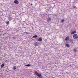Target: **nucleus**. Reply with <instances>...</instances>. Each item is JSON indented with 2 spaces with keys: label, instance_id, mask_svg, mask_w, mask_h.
<instances>
[{
  "label": "nucleus",
  "instance_id": "f257e3e1",
  "mask_svg": "<svg viewBox=\"0 0 78 78\" xmlns=\"http://www.w3.org/2000/svg\"><path fill=\"white\" fill-rule=\"evenodd\" d=\"M73 37L74 39H77L78 38V35L76 34H74Z\"/></svg>",
  "mask_w": 78,
  "mask_h": 78
},
{
  "label": "nucleus",
  "instance_id": "f03ea898",
  "mask_svg": "<svg viewBox=\"0 0 78 78\" xmlns=\"http://www.w3.org/2000/svg\"><path fill=\"white\" fill-rule=\"evenodd\" d=\"M35 74L36 75H37V76H38V78H42V77L41 76V73H40L39 74V73H35Z\"/></svg>",
  "mask_w": 78,
  "mask_h": 78
},
{
  "label": "nucleus",
  "instance_id": "7ed1b4c3",
  "mask_svg": "<svg viewBox=\"0 0 78 78\" xmlns=\"http://www.w3.org/2000/svg\"><path fill=\"white\" fill-rule=\"evenodd\" d=\"M51 19L49 17L47 19V22H50V21H51Z\"/></svg>",
  "mask_w": 78,
  "mask_h": 78
},
{
  "label": "nucleus",
  "instance_id": "20e7f679",
  "mask_svg": "<svg viewBox=\"0 0 78 78\" xmlns=\"http://www.w3.org/2000/svg\"><path fill=\"white\" fill-rule=\"evenodd\" d=\"M14 3L15 4H18L19 2L17 0H15L14 2Z\"/></svg>",
  "mask_w": 78,
  "mask_h": 78
},
{
  "label": "nucleus",
  "instance_id": "39448f33",
  "mask_svg": "<svg viewBox=\"0 0 78 78\" xmlns=\"http://www.w3.org/2000/svg\"><path fill=\"white\" fill-rule=\"evenodd\" d=\"M69 41L71 43H73L74 41L73 40V39H70V40H69Z\"/></svg>",
  "mask_w": 78,
  "mask_h": 78
},
{
  "label": "nucleus",
  "instance_id": "423d86ee",
  "mask_svg": "<svg viewBox=\"0 0 78 78\" xmlns=\"http://www.w3.org/2000/svg\"><path fill=\"white\" fill-rule=\"evenodd\" d=\"M69 39V37H67L65 38L66 41H68Z\"/></svg>",
  "mask_w": 78,
  "mask_h": 78
},
{
  "label": "nucleus",
  "instance_id": "0eeeda50",
  "mask_svg": "<svg viewBox=\"0 0 78 78\" xmlns=\"http://www.w3.org/2000/svg\"><path fill=\"white\" fill-rule=\"evenodd\" d=\"M38 44V43L37 42H36L35 43H34V45L35 46H36V47L37 46Z\"/></svg>",
  "mask_w": 78,
  "mask_h": 78
},
{
  "label": "nucleus",
  "instance_id": "6e6552de",
  "mask_svg": "<svg viewBox=\"0 0 78 78\" xmlns=\"http://www.w3.org/2000/svg\"><path fill=\"white\" fill-rule=\"evenodd\" d=\"M75 33H76V31H73L71 33V34H75Z\"/></svg>",
  "mask_w": 78,
  "mask_h": 78
},
{
  "label": "nucleus",
  "instance_id": "1a4fd4ad",
  "mask_svg": "<svg viewBox=\"0 0 78 78\" xmlns=\"http://www.w3.org/2000/svg\"><path fill=\"white\" fill-rule=\"evenodd\" d=\"M65 45H66V46L67 47H69L70 46H69V44H66Z\"/></svg>",
  "mask_w": 78,
  "mask_h": 78
},
{
  "label": "nucleus",
  "instance_id": "9d476101",
  "mask_svg": "<svg viewBox=\"0 0 78 78\" xmlns=\"http://www.w3.org/2000/svg\"><path fill=\"white\" fill-rule=\"evenodd\" d=\"M9 20H11L12 19V17H11V16H9Z\"/></svg>",
  "mask_w": 78,
  "mask_h": 78
},
{
  "label": "nucleus",
  "instance_id": "9b49d317",
  "mask_svg": "<svg viewBox=\"0 0 78 78\" xmlns=\"http://www.w3.org/2000/svg\"><path fill=\"white\" fill-rule=\"evenodd\" d=\"M16 66H14L12 68V69H13L14 70H15L16 69Z\"/></svg>",
  "mask_w": 78,
  "mask_h": 78
},
{
  "label": "nucleus",
  "instance_id": "f8f14e48",
  "mask_svg": "<svg viewBox=\"0 0 78 78\" xmlns=\"http://www.w3.org/2000/svg\"><path fill=\"white\" fill-rule=\"evenodd\" d=\"M4 66H5V64H2L1 66V68H3V67Z\"/></svg>",
  "mask_w": 78,
  "mask_h": 78
},
{
  "label": "nucleus",
  "instance_id": "ddd939ff",
  "mask_svg": "<svg viewBox=\"0 0 78 78\" xmlns=\"http://www.w3.org/2000/svg\"><path fill=\"white\" fill-rule=\"evenodd\" d=\"M42 40V38H39L38 39V41H40V42H41Z\"/></svg>",
  "mask_w": 78,
  "mask_h": 78
},
{
  "label": "nucleus",
  "instance_id": "4468645a",
  "mask_svg": "<svg viewBox=\"0 0 78 78\" xmlns=\"http://www.w3.org/2000/svg\"><path fill=\"white\" fill-rule=\"evenodd\" d=\"M37 37V36L36 35L33 36V38H34L35 37Z\"/></svg>",
  "mask_w": 78,
  "mask_h": 78
},
{
  "label": "nucleus",
  "instance_id": "2eb2a0df",
  "mask_svg": "<svg viewBox=\"0 0 78 78\" xmlns=\"http://www.w3.org/2000/svg\"><path fill=\"white\" fill-rule=\"evenodd\" d=\"M31 65L30 64H28V65H25V66H27V67H30Z\"/></svg>",
  "mask_w": 78,
  "mask_h": 78
},
{
  "label": "nucleus",
  "instance_id": "dca6fc26",
  "mask_svg": "<svg viewBox=\"0 0 78 78\" xmlns=\"http://www.w3.org/2000/svg\"><path fill=\"white\" fill-rule=\"evenodd\" d=\"M64 22V20H61V22H62V23H63V22Z\"/></svg>",
  "mask_w": 78,
  "mask_h": 78
},
{
  "label": "nucleus",
  "instance_id": "f3484780",
  "mask_svg": "<svg viewBox=\"0 0 78 78\" xmlns=\"http://www.w3.org/2000/svg\"><path fill=\"white\" fill-rule=\"evenodd\" d=\"M6 23L7 25H8L9 23V21H7L6 22Z\"/></svg>",
  "mask_w": 78,
  "mask_h": 78
},
{
  "label": "nucleus",
  "instance_id": "a211bd4d",
  "mask_svg": "<svg viewBox=\"0 0 78 78\" xmlns=\"http://www.w3.org/2000/svg\"><path fill=\"white\" fill-rule=\"evenodd\" d=\"M12 39H16V37H12Z\"/></svg>",
  "mask_w": 78,
  "mask_h": 78
},
{
  "label": "nucleus",
  "instance_id": "6ab92c4d",
  "mask_svg": "<svg viewBox=\"0 0 78 78\" xmlns=\"http://www.w3.org/2000/svg\"><path fill=\"white\" fill-rule=\"evenodd\" d=\"M76 8V6L74 5L73 6V8Z\"/></svg>",
  "mask_w": 78,
  "mask_h": 78
},
{
  "label": "nucleus",
  "instance_id": "aec40b11",
  "mask_svg": "<svg viewBox=\"0 0 78 78\" xmlns=\"http://www.w3.org/2000/svg\"><path fill=\"white\" fill-rule=\"evenodd\" d=\"M74 51H75V52H76V51H77L76 50V49L73 50Z\"/></svg>",
  "mask_w": 78,
  "mask_h": 78
},
{
  "label": "nucleus",
  "instance_id": "412c9836",
  "mask_svg": "<svg viewBox=\"0 0 78 78\" xmlns=\"http://www.w3.org/2000/svg\"><path fill=\"white\" fill-rule=\"evenodd\" d=\"M31 5H33V4H31Z\"/></svg>",
  "mask_w": 78,
  "mask_h": 78
}]
</instances>
